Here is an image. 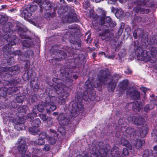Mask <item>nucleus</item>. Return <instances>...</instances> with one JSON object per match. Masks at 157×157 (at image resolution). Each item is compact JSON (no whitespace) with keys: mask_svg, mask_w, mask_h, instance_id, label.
<instances>
[{"mask_svg":"<svg viewBox=\"0 0 157 157\" xmlns=\"http://www.w3.org/2000/svg\"><path fill=\"white\" fill-rule=\"evenodd\" d=\"M29 131L32 134L35 135L37 134L39 130V128L32 126V127H30L29 128Z\"/></svg>","mask_w":157,"mask_h":157,"instance_id":"nucleus-21","label":"nucleus"},{"mask_svg":"<svg viewBox=\"0 0 157 157\" xmlns=\"http://www.w3.org/2000/svg\"><path fill=\"white\" fill-rule=\"evenodd\" d=\"M154 151H155V154L157 153V145H155L153 147Z\"/></svg>","mask_w":157,"mask_h":157,"instance_id":"nucleus-59","label":"nucleus"},{"mask_svg":"<svg viewBox=\"0 0 157 157\" xmlns=\"http://www.w3.org/2000/svg\"><path fill=\"white\" fill-rule=\"evenodd\" d=\"M39 117L42 120L44 121H47V118L48 117V116L42 114H40L39 115Z\"/></svg>","mask_w":157,"mask_h":157,"instance_id":"nucleus-41","label":"nucleus"},{"mask_svg":"<svg viewBox=\"0 0 157 157\" xmlns=\"http://www.w3.org/2000/svg\"><path fill=\"white\" fill-rule=\"evenodd\" d=\"M47 135L45 132H42L39 135V139L36 140L35 143L39 145H41L44 143V139L46 138Z\"/></svg>","mask_w":157,"mask_h":157,"instance_id":"nucleus-11","label":"nucleus"},{"mask_svg":"<svg viewBox=\"0 0 157 157\" xmlns=\"http://www.w3.org/2000/svg\"><path fill=\"white\" fill-rule=\"evenodd\" d=\"M8 20L7 17L5 15L0 14V24L2 25V30L4 33L3 37H7V34L14 35L13 32L11 29L12 28V24L10 22H7Z\"/></svg>","mask_w":157,"mask_h":157,"instance_id":"nucleus-4","label":"nucleus"},{"mask_svg":"<svg viewBox=\"0 0 157 157\" xmlns=\"http://www.w3.org/2000/svg\"><path fill=\"white\" fill-rule=\"evenodd\" d=\"M34 2L38 5L41 9L43 8L46 10H49L51 9V5L50 3L47 4L45 2L42 1L41 0H35Z\"/></svg>","mask_w":157,"mask_h":157,"instance_id":"nucleus-10","label":"nucleus"},{"mask_svg":"<svg viewBox=\"0 0 157 157\" xmlns=\"http://www.w3.org/2000/svg\"><path fill=\"white\" fill-rule=\"evenodd\" d=\"M131 2L137 5L136 7L134 8V11L136 13L140 12L141 14H147L150 12V10L143 8V6L146 5V3L149 2V0H130Z\"/></svg>","mask_w":157,"mask_h":157,"instance_id":"nucleus-5","label":"nucleus"},{"mask_svg":"<svg viewBox=\"0 0 157 157\" xmlns=\"http://www.w3.org/2000/svg\"><path fill=\"white\" fill-rule=\"evenodd\" d=\"M98 76V79L93 83V85L91 83L90 79L86 81L84 87L85 92H84L82 95L81 94L80 96L78 94L75 96V100L71 103L72 107L71 113L73 117L76 116L80 112L83 111L84 109L83 108V105L82 103V99L86 101L88 98L92 96V94L94 97H95V94L93 93L94 87L97 88L101 84L105 85L106 84V82L108 81H109L108 85L109 90L111 88L112 91L114 90L116 82L119 78V76L118 75H115L113 78L109 75H107L105 71L101 70L99 71Z\"/></svg>","mask_w":157,"mask_h":157,"instance_id":"nucleus-2","label":"nucleus"},{"mask_svg":"<svg viewBox=\"0 0 157 157\" xmlns=\"http://www.w3.org/2000/svg\"><path fill=\"white\" fill-rule=\"evenodd\" d=\"M60 124L65 126L70 123V118H67V115L65 113H60L58 118Z\"/></svg>","mask_w":157,"mask_h":157,"instance_id":"nucleus-7","label":"nucleus"},{"mask_svg":"<svg viewBox=\"0 0 157 157\" xmlns=\"http://www.w3.org/2000/svg\"><path fill=\"white\" fill-rule=\"evenodd\" d=\"M156 154H155V153H152L151 154V155L150 154L148 156V157H156Z\"/></svg>","mask_w":157,"mask_h":157,"instance_id":"nucleus-56","label":"nucleus"},{"mask_svg":"<svg viewBox=\"0 0 157 157\" xmlns=\"http://www.w3.org/2000/svg\"><path fill=\"white\" fill-rule=\"evenodd\" d=\"M58 114V112H54L52 114L53 115L55 116L56 115Z\"/></svg>","mask_w":157,"mask_h":157,"instance_id":"nucleus-63","label":"nucleus"},{"mask_svg":"<svg viewBox=\"0 0 157 157\" xmlns=\"http://www.w3.org/2000/svg\"><path fill=\"white\" fill-rule=\"evenodd\" d=\"M106 31H105L101 33H99L100 36H101V39L103 40H108L109 38V37Z\"/></svg>","mask_w":157,"mask_h":157,"instance_id":"nucleus-24","label":"nucleus"},{"mask_svg":"<svg viewBox=\"0 0 157 157\" xmlns=\"http://www.w3.org/2000/svg\"><path fill=\"white\" fill-rule=\"evenodd\" d=\"M28 8L25 9L23 10L21 13V16L23 17L24 19L27 20L31 17L32 15L31 13L29 11Z\"/></svg>","mask_w":157,"mask_h":157,"instance_id":"nucleus-12","label":"nucleus"},{"mask_svg":"<svg viewBox=\"0 0 157 157\" xmlns=\"http://www.w3.org/2000/svg\"><path fill=\"white\" fill-rule=\"evenodd\" d=\"M97 146H98V145L97 144L95 146L93 144L92 146L90 148V150H91V151H92V152H90L91 154H95L98 151V150Z\"/></svg>","mask_w":157,"mask_h":157,"instance_id":"nucleus-28","label":"nucleus"},{"mask_svg":"<svg viewBox=\"0 0 157 157\" xmlns=\"http://www.w3.org/2000/svg\"><path fill=\"white\" fill-rule=\"evenodd\" d=\"M124 72L126 74H128L129 73H131L132 72V71L130 70V69L129 68H127V70L126 71H124Z\"/></svg>","mask_w":157,"mask_h":157,"instance_id":"nucleus-53","label":"nucleus"},{"mask_svg":"<svg viewBox=\"0 0 157 157\" xmlns=\"http://www.w3.org/2000/svg\"><path fill=\"white\" fill-rule=\"evenodd\" d=\"M124 137H125V136L124 135H123L122 136V138L120 140V143L121 144L125 146L126 147L130 150L131 149H132L131 145L127 141V140H126L124 138Z\"/></svg>","mask_w":157,"mask_h":157,"instance_id":"nucleus-14","label":"nucleus"},{"mask_svg":"<svg viewBox=\"0 0 157 157\" xmlns=\"http://www.w3.org/2000/svg\"><path fill=\"white\" fill-rule=\"evenodd\" d=\"M147 126L146 125L142 127L141 130H140L141 136H144L147 133Z\"/></svg>","mask_w":157,"mask_h":157,"instance_id":"nucleus-27","label":"nucleus"},{"mask_svg":"<svg viewBox=\"0 0 157 157\" xmlns=\"http://www.w3.org/2000/svg\"><path fill=\"white\" fill-rule=\"evenodd\" d=\"M151 54L152 56H154L157 53V49L156 48H153L151 51Z\"/></svg>","mask_w":157,"mask_h":157,"instance_id":"nucleus-39","label":"nucleus"},{"mask_svg":"<svg viewBox=\"0 0 157 157\" xmlns=\"http://www.w3.org/2000/svg\"><path fill=\"white\" fill-rule=\"evenodd\" d=\"M28 9L31 13L35 11L37 9V4H35L33 5H31L28 8Z\"/></svg>","mask_w":157,"mask_h":157,"instance_id":"nucleus-32","label":"nucleus"},{"mask_svg":"<svg viewBox=\"0 0 157 157\" xmlns=\"http://www.w3.org/2000/svg\"><path fill=\"white\" fill-rule=\"evenodd\" d=\"M132 107L133 109H136L138 111H140V109L142 108V105L140 104H139L138 101H136L133 103Z\"/></svg>","mask_w":157,"mask_h":157,"instance_id":"nucleus-22","label":"nucleus"},{"mask_svg":"<svg viewBox=\"0 0 157 157\" xmlns=\"http://www.w3.org/2000/svg\"><path fill=\"white\" fill-rule=\"evenodd\" d=\"M22 157H30V156L28 154H25L23 156H21Z\"/></svg>","mask_w":157,"mask_h":157,"instance_id":"nucleus-60","label":"nucleus"},{"mask_svg":"<svg viewBox=\"0 0 157 157\" xmlns=\"http://www.w3.org/2000/svg\"><path fill=\"white\" fill-rule=\"evenodd\" d=\"M125 132L126 133L130 135H133L134 136L136 134V131H135L133 129L130 128H127L125 130Z\"/></svg>","mask_w":157,"mask_h":157,"instance_id":"nucleus-30","label":"nucleus"},{"mask_svg":"<svg viewBox=\"0 0 157 157\" xmlns=\"http://www.w3.org/2000/svg\"><path fill=\"white\" fill-rule=\"evenodd\" d=\"M141 90L144 93H145L147 89L145 87H142L140 88Z\"/></svg>","mask_w":157,"mask_h":157,"instance_id":"nucleus-55","label":"nucleus"},{"mask_svg":"<svg viewBox=\"0 0 157 157\" xmlns=\"http://www.w3.org/2000/svg\"><path fill=\"white\" fill-rule=\"evenodd\" d=\"M40 121L39 118H37L33 120L32 124V126L37 128L40 126Z\"/></svg>","mask_w":157,"mask_h":157,"instance_id":"nucleus-26","label":"nucleus"},{"mask_svg":"<svg viewBox=\"0 0 157 157\" xmlns=\"http://www.w3.org/2000/svg\"><path fill=\"white\" fill-rule=\"evenodd\" d=\"M123 154L124 155H127L128 154V151L127 149L126 148H124L123 150Z\"/></svg>","mask_w":157,"mask_h":157,"instance_id":"nucleus-49","label":"nucleus"},{"mask_svg":"<svg viewBox=\"0 0 157 157\" xmlns=\"http://www.w3.org/2000/svg\"><path fill=\"white\" fill-rule=\"evenodd\" d=\"M25 96L24 95H22L20 96H17L16 98V100L18 103H22L25 99Z\"/></svg>","mask_w":157,"mask_h":157,"instance_id":"nucleus-31","label":"nucleus"},{"mask_svg":"<svg viewBox=\"0 0 157 157\" xmlns=\"http://www.w3.org/2000/svg\"><path fill=\"white\" fill-rule=\"evenodd\" d=\"M144 119L141 117H136L134 119V123L137 125H141L144 122Z\"/></svg>","mask_w":157,"mask_h":157,"instance_id":"nucleus-18","label":"nucleus"},{"mask_svg":"<svg viewBox=\"0 0 157 157\" xmlns=\"http://www.w3.org/2000/svg\"><path fill=\"white\" fill-rule=\"evenodd\" d=\"M127 0H119L120 3H122L124 2H126ZM117 1V0H108V3L109 4H114Z\"/></svg>","mask_w":157,"mask_h":157,"instance_id":"nucleus-33","label":"nucleus"},{"mask_svg":"<svg viewBox=\"0 0 157 157\" xmlns=\"http://www.w3.org/2000/svg\"><path fill=\"white\" fill-rule=\"evenodd\" d=\"M140 31H142L140 29H138L134 31L133 36L136 39L137 38L138 34H139V32Z\"/></svg>","mask_w":157,"mask_h":157,"instance_id":"nucleus-36","label":"nucleus"},{"mask_svg":"<svg viewBox=\"0 0 157 157\" xmlns=\"http://www.w3.org/2000/svg\"><path fill=\"white\" fill-rule=\"evenodd\" d=\"M17 141L19 145L17 146V148L21 156H23L24 155L27 154V147L26 145V140L23 137H21Z\"/></svg>","mask_w":157,"mask_h":157,"instance_id":"nucleus-6","label":"nucleus"},{"mask_svg":"<svg viewBox=\"0 0 157 157\" xmlns=\"http://www.w3.org/2000/svg\"><path fill=\"white\" fill-rule=\"evenodd\" d=\"M32 101L33 102L37 100L36 96L35 95H33L32 98Z\"/></svg>","mask_w":157,"mask_h":157,"instance_id":"nucleus-54","label":"nucleus"},{"mask_svg":"<svg viewBox=\"0 0 157 157\" xmlns=\"http://www.w3.org/2000/svg\"><path fill=\"white\" fill-rule=\"evenodd\" d=\"M48 124L49 125H52L53 122L52 119L51 117H48L47 118V120L46 121Z\"/></svg>","mask_w":157,"mask_h":157,"instance_id":"nucleus-43","label":"nucleus"},{"mask_svg":"<svg viewBox=\"0 0 157 157\" xmlns=\"http://www.w3.org/2000/svg\"><path fill=\"white\" fill-rule=\"evenodd\" d=\"M61 133H63L65 132L64 129L63 128V127H60L58 130Z\"/></svg>","mask_w":157,"mask_h":157,"instance_id":"nucleus-51","label":"nucleus"},{"mask_svg":"<svg viewBox=\"0 0 157 157\" xmlns=\"http://www.w3.org/2000/svg\"><path fill=\"white\" fill-rule=\"evenodd\" d=\"M105 17H101L100 19V22L101 25H109L111 21V18L109 17H107L105 18Z\"/></svg>","mask_w":157,"mask_h":157,"instance_id":"nucleus-15","label":"nucleus"},{"mask_svg":"<svg viewBox=\"0 0 157 157\" xmlns=\"http://www.w3.org/2000/svg\"><path fill=\"white\" fill-rule=\"evenodd\" d=\"M0 108L1 109L2 108L4 109L7 108V107L6 105L2 103V104H0Z\"/></svg>","mask_w":157,"mask_h":157,"instance_id":"nucleus-57","label":"nucleus"},{"mask_svg":"<svg viewBox=\"0 0 157 157\" xmlns=\"http://www.w3.org/2000/svg\"><path fill=\"white\" fill-rule=\"evenodd\" d=\"M116 25V23L113 21H111L110 22H109V25H105V26L107 27H113L115 26Z\"/></svg>","mask_w":157,"mask_h":157,"instance_id":"nucleus-38","label":"nucleus"},{"mask_svg":"<svg viewBox=\"0 0 157 157\" xmlns=\"http://www.w3.org/2000/svg\"><path fill=\"white\" fill-rule=\"evenodd\" d=\"M129 95L135 100H137L140 97L139 92L136 90H133L130 93Z\"/></svg>","mask_w":157,"mask_h":157,"instance_id":"nucleus-17","label":"nucleus"},{"mask_svg":"<svg viewBox=\"0 0 157 157\" xmlns=\"http://www.w3.org/2000/svg\"><path fill=\"white\" fill-rule=\"evenodd\" d=\"M57 137H49L48 136L46 137L47 140L48 142V143L52 144H53L56 143V139Z\"/></svg>","mask_w":157,"mask_h":157,"instance_id":"nucleus-25","label":"nucleus"},{"mask_svg":"<svg viewBox=\"0 0 157 157\" xmlns=\"http://www.w3.org/2000/svg\"><path fill=\"white\" fill-rule=\"evenodd\" d=\"M25 53V55H27V56H29L30 55H33V51L29 50H27Z\"/></svg>","mask_w":157,"mask_h":157,"instance_id":"nucleus-48","label":"nucleus"},{"mask_svg":"<svg viewBox=\"0 0 157 157\" xmlns=\"http://www.w3.org/2000/svg\"><path fill=\"white\" fill-rule=\"evenodd\" d=\"M50 132L51 136H53L54 137L58 136V134L55 130L51 129H50Z\"/></svg>","mask_w":157,"mask_h":157,"instance_id":"nucleus-37","label":"nucleus"},{"mask_svg":"<svg viewBox=\"0 0 157 157\" xmlns=\"http://www.w3.org/2000/svg\"><path fill=\"white\" fill-rule=\"evenodd\" d=\"M73 77L75 79L77 78L78 76L76 75H73Z\"/></svg>","mask_w":157,"mask_h":157,"instance_id":"nucleus-62","label":"nucleus"},{"mask_svg":"<svg viewBox=\"0 0 157 157\" xmlns=\"http://www.w3.org/2000/svg\"><path fill=\"white\" fill-rule=\"evenodd\" d=\"M26 105L20 106L17 109L18 113V118H13V115L11 113H5L3 115L4 119L11 122L14 125V128L17 130H22L25 129L24 123L25 122L27 117L25 116V112L28 109Z\"/></svg>","mask_w":157,"mask_h":157,"instance_id":"nucleus-3","label":"nucleus"},{"mask_svg":"<svg viewBox=\"0 0 157 157\" xmlns=\"http://www.w3.org/2000/svg\"><path fill=\"white\" fill-rule=\"evenodd\" d=\"M128 81L127 79L123 80L119 84V86L120 88L122 89H126L128 86Z\"/></svg>","mask_w":157,"mask_h":157,"instance_id":"nucleus-19","label":"nucleus"},{"mask_svg":"<svg viewBox=\"0 0 157 157\" xmlns=\"http://www.w3.org/2000/svg\"><path fill=\"white\" fill-rule=\"evenodd\" d=\"M106 57L108 59H113L115 57V56L114 55H113L109 56H106Z\"/></svg>","mask_w":157,"mask_h":157,"instance_id":"nucleus-58","label":"nucleus"},{"mask_svg":"<svg viewBox=\"0 0 157 157\" xmlns=\"http://www.w3.org/2000/svg\"><path fill=\"white\" fill-rule=\"evenodd\" d=\"M64 19H66V21L65 22H67L69 23L74 22L77 20L76 15L73 10H71V13H68Z\"/></svg>","mask_w":157,"mask_h":157,"instance_id":"nucleus-9","label":"nucleus"},{"mask_svg":"<svg viewBox=\"0 0 157 157\" xmlns=\"http://www.w3.org/2000/svg\"><path fill=\"white\" fill-rule=\"evenodd\" d=\"M76 157H83L82 155H78Z\"/></svg>","mask_w":157,"mask_h":157,"instance_id":"nucleus-64","label":"nucleus"},{"mask_svg":"<svg viewBox=\"0 0 157 157\" xmlns=\"http://www.w3.org/2000/svg\"><path fill=\"white\" fill-rule=\"evenodd\" d=\"M18 70V67L17 66H16L8 68V70L11 72L17 70Z\"/></svg>","mask_w":157,"mask_h":157,"instance_id":"nucleus-45","label":"nucleus"},{"mask_svg":"<svg viewBox=\"0 0 157 157\" xmlns=\"http://www.w3.org/2000/svg\"><path fill=\"white\" fill-rule=\"evenodd\" d=\"M60 75L62 76L61 79L54 78L52 79L53 85L52 84V85L49 84L51 86V89H54L58 94V101H57L56 97L48 95L45 99L44 106L43 103L39 104L37 106L35 105L33 107V113L28 114L27 117L29 120H32L33 117L36 116V109L39 111L42 112L45 108L46 109V112L48 113L50 112V110L49 108L52 111L56 109L57 103H58L60 105H63L65 103L66 99L69 95L67 92L68 87L63 84L62 82H63V83L66 84L68 86H70L72 84V80L70 78L68 74H65L63 75L62 73Z\"/></svg>","mask_w":157,"mask_h":157,"instance_id":"nucleus-1","label":"nucleus"},{"mask_svg":"<svg viewBox=\"0 0 157 157\" xmlns=\"http://www.w3.org/2000/svg\"><path fill=\"white\" fill-rule=\"evenodd\" d=\"M97 11L98 13H99V16L96 15V16L94 17L92 14H90V17H92L93 18H94L97 17H97L98 18H100V19L101 17L105 16V12L102 9L98 8L97 9Z\"/></svg>","mask_w":157,"mask_h":157,"instance_id":"nucleus-16","label":"nucleus"},{"mask_svg":"<svg viewBox=\"0 0 157 157\" xmlns=\"http://www.w3.org/2000/svg\"><path fill=\"white\" fill-rule=\"evenodd\" d=\"M50 146L48 144H46L43 148V150L45 151H48L50 150Z\"/></svg>","mask_w":157,"mask_h":157,"instance_id":"nucleus-40","label":"nucleus"},{"mask_svg":"<svg viewBox=\"0 0 157 157\" xmlns=\"http://www.w3.org/2000/svg\"><path fill=\"white\" fill-rule=\"evenodd\" d=\"M123 13V11L122 10L120 9L117 11L116 13V15H117L119 17L121 16Z\"/></svg>","mask_w":157,"mask_h":157,"instance_id":"nucleus-42","label":"nucleus"},{"mask_svg":"<svg viewBox=\"0 0 157 157\" xmlns=\"http://www.w3.org/2000/svg\"><path fill=\"white\" fill-rule=\"evenodd\" d=\"M144 53V52L141 49V52L138 53L137 56L140 60L147 62L150 59V57L148 55H143Z\"/></svg>","mask_w":157,"mask_h":157,"instance_id":"nucleus-13","label":"nucleus"},{"mask_svg":"<svg viewBox=\"0 0 157 157\" xmlns=\"http://www.w3.org/2000/svg\"><path fill=\"white\" fill-rule=\"evenodd\" d=\"M103 144L102 143L100 142L99 143V144L98 145L99 147L101 149V152L102 153V152H104V154L105 155H107L108 149L107 148L105 149V147L104 146L102 147L101 145H103Z\"/></svg>","mask_w":157,"mask_h":157,"instance_id":"nucleus-29","label":"nucleus"},{"mask_svg":"<svg viewBox=\"0 0 157 157\" xmlns=\"http://www.w3.org/2000/svg\"><path fill=\"white\" fill-rule=\"evenodd\" d=\"M16 11V10L14 9H12L10 10V11L12 13L13 12H15V11Z\"/></svg>","mask_w":157,"mask_h":157,"instance_id":"nucleus-61","label":"nucleus"},{"mask_svg":"<svg viewBox=\"0 0 157 157\" xmlns=\"http://www.w3.org/2000/svg\"><path fill=\"white\" fill-rule=\"evenodd\" d=\"M135 119V117L133 116H130L128 118V121L131 123H134V120H133V119Z\"/></svg>","mask_w":157,"mask_h":157,"instance_id":"nucleus-46","label":"nucleus"},{"mask_svg":"<svg viewBox=\"0 0 157 157\" xmlns=\"http://www.w3.org/2000/svg\"><path fill=\"white\" fill-rule=\"evenodd\" d=\"M152 135L154 136V135L156 137H154V140L157 142V130L154 129L153 130V132L152 133Z\"/></svg>","mask_w":157,"mask_h":157,"instance_id":"nucleus-44","label":"nucleus"},{"mask_svg":"<svg viewBox=\"0 0 157 157\" xmlns=\"http://www.w3.org/2000/svg\"><path fill=\"white\" fill-rule=\"evenodd\" d=\"M7 90L9 91V90H11V91L10 92V94L11 93H15L17 92L18 90L17 88L15 87H13L9 88L8 89L6 87H4L2 88L0 90V96L3 97H5L6 95L7 92L6 90Z\"/></svg>","mask_w":157,"mask_h":157,"instance_id":"nucleus-8","label":"nucleus"},{"mask_svg":"<svg viewBox=\"0 0 157 157\" xmlns=\"http://www.w3.org/2000/svg\"><path fill=\"white\" fill-rule=\"evenodd\" d=\"M23 46L26 48H29L31 46L32 41L31 40L25 39L22 41Z\"/></svg>","mask_w":157,"mask_h":157,"instance_id":"nucleus-20","label":"nucleus"},{"mask_svg":"<svg viewBox=\"0 0 157 157\" xmlns=\"http://www.w3.org/2000/svg\"><path fill=\"white\" fill-rule=\"evenodd\" d=\"M154 108V105L152 106L151 105L150 106L149 105H147L144 107V109L145 111L147 112L149 110H151Z\"/></svg>","mask_w":157,"mask_h":157,"instance_id":"nucleus-35","label":"nucleus"},{"mask_svg":"<svg viewBox=\"0 0 157 157\" xmlns=\"http://www.w3.org/2000/svg\"><path fill=\"white\" fill-rule=\"evenodd\" d=\"M13 54H14L15 55H20L21 54V52L20 50H17L16 51L14 52L13 53Z\"/></svg>","mask_w":157,"mask_h":157,"instance_id":"nucleus-52","label":"nucleus"},{"mask_svg":"<svg viewBox=\"0 0 157 157\" xmlns=\"http://www.w3.org/2000/svg\"><path fill=\"white\" fill-rule=\"evenodd\" d=\"M60 54H62V55L61 56L60 58H59V60L60 61L63 60V59L65 58L66 56V54L65 53L63 52V53H62V52H61L60 53Z\"/></svg>","mask_w":157,"mask_h":157,"instance_id":"nucleus-47","label":"nucleus"},{"mask_svg":"<svg viewBox=\"0 0 157 157\" xmlns=\"http://www.w3.org/2000/svg\"><path fill=\"white\" fill-rule=\"evenodd\" d=\"M44 17L46 19H48V18H50L51 17H52V16L50 13L48 12H46L45 13Z\"/></svg>","mask_w":157,"mask_h":157,"instance_id":"nucleus-50","label":"nucleus"},{"mask_svg":"<svg viewBox=\"0 0 157 157\" xmlns=\"http://www.w3.org/2000/svg\"><path fill=\"white\" fill-rule=\"evenodd\" d=\"M20 28L18 29V33L22 38L25 37L26 33L24 31L21 30Z\"/></svg>","mask_w":157,"mask_h":157,"instance_id":"nucleus-34","label":"nucleus"},{"mask_svg":"<svg viewBox=\"0 0 157 157\" xmlns=\"http://www.w3.org/2000/svg\"><path fill=\"white\" fill-rule=\"evenodd\" d=\"M144 143V141L140 139H138L137 140L136 143L135 144V145L136 148L139 149Z\"/></svg>","mask_w":157,"mask_h":157,"instance_id":"nucleus-23","label":"nucleus"}]
</instances>
